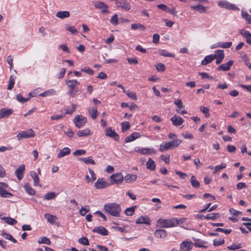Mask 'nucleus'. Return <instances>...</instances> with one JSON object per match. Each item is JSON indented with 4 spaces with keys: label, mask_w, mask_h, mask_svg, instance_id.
<instances>
[{
    "label": "nucleus",
    "mask_w": 251,
    "mask_h": 251,
    "mask_svg": "<svg viewBox=\"0 0 251 251\" xmlns=\"http://www.w3.org/2000/svg\"><path fill=\"white\" fill-rule=\"evenodd\" d=\"M103 209L105 212L114 217H119L122 210L120 204L115 202L105 204Z\"/></svg>",
    "instance_id": "nucleus-1"
},
{
    "label": "nucleus",
    "mask_w": 251,
    "mask_h": 251,
    "mask_svg": "<svg viewBox=\"0 0 251 251\" xmlns=\"http://www.w3.org/2000/svg\"><path fill=\"white\" fill-rule=\"evenodd\" d=\"M181 142L182 141L178 139H175L168 142H163L159 146V151L164 152L177 148Z\"/></svg>",
    "instance_id": "nucleus-2"
},
{
    "label": "nucleus",
    "mask_w": 251,
    "mask_h": 251,
    "mask_svg": "<svg viewBox=\"0 0 251 251\" xmlns=\"http://www.w3.org/2000/svg\"><path fill=\"white\" fill-rule=\"evenodd\" d=\"M157 223L161 228H170L174 227L173 218L167 219L160 218L157 221Z\"/></svg>",
    "instance_id": "nucleus-3"
},
{
    "label": "nucleus",
    "mask_w": 251,
    "mask_h": 251,
    "mask_svg": "<svg viewBox=\"0 0 251 251\" xmlns=\"http://www.w3.org/2000/svg\"><path fill=\"white\" fill-rule=\"evenodd\" d=\"M124 177L121 173L113 174L110 176L111 184L120 185L124 180Z\"/></svg>",
    "instance_id": "nucleus-4"
},
{
    "label": "nucleus",
    "mask_w": 251,
    "mask_h": 251,
    "mask_svg": "<svg viewBox=\"0 0 251 251\" xmlns=\"http://www.w3.org/2000/svg\"><path fill=\"white\" fill-rule=\"evenodd\" d=\"M35 136V134L34 131L32 128H30L19 132L17 135V138L18 140H20L22 139L29 138L33 137Z\"/></svg>",
    "instance_id": "nucleus-5"
},
{
    "label": "nucleus",
    "mask_w": 251,
    "mask_h": 251,
    "mask_svg": "<svg viewBox=\"0 0 251 251\" xmlns=\"http://www.w3.org/2000/svg\"><path fill=\"white\" fill-rule=\"evenodd\" d=\"M74 122L77 127L80 128L86 124L87 119L81 115H77L75 118Z\"/></svg>",
    "instance_id": "nucleus-6"
},
{
    "label": "nucleus",
    "mask_w": 251,
    "mask_h": 251,
    "mask_svg": "<svg viewBox=\"0 0 251 251\" xmlns=\"http://www.w3.org/2000/svg\"><path fill=\"white\" fill-rule=\"evenodd\" d=\"M8 188V185L4 182H0V195L3 198H10L13 196L12 193L7 192L5 189Z\"/></svg>",
    "instance_id": "nucleus-7"
},
{
    "label": "nucleus",
    "mask_w": 251,
    "mask_h": 251,
    "mask_svg": "<svg viewBox=\"0 0 251 251\" xmlns=\"http://www.w3.org/2000/svg\"><path fill=\"white\" fill-rule=\"evenodd\" d=\"M110 184L104 178H98L95 183L94 186L97 189H101L109 186Z\"/></svg>",
    "instance_id": "nucleus-8"
},
{
    "label": "nucleus",
    "mask_w": 251,
    "mask_h": 251,
    "mask_svg": "<svg viewBox=\"0 0 251 251\" xmlns=\"http://www.w3.org/2000/svg\"><path fill=\"white\" fill-rule=\"evenodd\" d=\"M116 5L118 8H121L126 11H128L131 8V5L126 0H117L116 1Z\"/></svg>",
    "instance_id": "nucleus-9"
},
{
    "label": "nucleus",
    "mask_w": 251,
    "mask_h": 251,
    "mask_svg": "<svg viewBox=\"0 0 251 251\" xmlns=\"http://www.w3.org/2000/svg\"><path fill=\"white\" fill-rule=\"evenodd\" d=\"M94 6L96 8L100 9L102 13H107L109 12L108 6L103 2L96 1L94 3Z\"/></svg>",
    "instance_id": "nucleus-10"
},
{
    "label": "nucleus",
    "mask_w": 251,
    "mask_h": 251,
    "mask_svg": "<svg viewBox=\"0 0 251 251\" xmlns=\"http://www.w3.org/2000/svg\"><path fill=\"white\" fill-rule=\"evenodd\" d=\"M218 4L219 6L221 7V8H224L231 10L238 9L237 6L234 4L230 3L229 2L225 0H221L219 1Z\"/></svg>",
    "instance_id": "nucleus-11"
},
{
    "label": "nucleus",
    "mask_w": 251,
    "mask_h": 251,
    "mask_svg": "<svg viewBox=\"0 0 251 251\" xmlns=\"http://www.w3.org/2000/svg\"><path fill=\"white\" fill-rule=\"evenodd\" d=\"M137 152H139L143 155L155 154L156 150L153 148H138L135 150Z\"/></svg>",
    "instance_id": "nucleus-12"
},
{
    "label": "nucleus",
    "mask_w": 251,
    "mask_h": 251,
    "mask_svg": "<svg viewBox=\"0 0 251 251\" xmlns=\"http://www.w3.org/2000/svg\"><path fill=\"white\" fill-rule=\"evenodd\" d=\"M105 135L106 136L113 138L115 141L119 140V135L114 130H112L111 127H107L105 130Z\"/></svg>",
    "instance_id": "nucleus-13"
},
{
    "label": "nucleus",
    "mask_w": 251,
    "mask_h": 251,
    "mask_svg": "<svg viewBox=\"0 0 251 251\" xmlns=\"http://www.w3.org/2000/svg\"><path fill=\"white\" fill-rule=\"evenodd\" d=\"M193 245L191 241H184L180 245V251H189L192 249Z\"/></svg>",
    "instance_id": "nucleus-14"
},
{
    "label": "nucleus",
    "mask_w": 251,
    "mask_h": 251,
    "mask_svg": "<svg viewBox=\"0 0 251 251\" xmlns=\"http://www.w3.org/2000/svg\"><path fill=\"white\" fill-rule=\"evenodd\" d=\"M234 63V61L232 60L228 61L226 63L220 65L217 70L219 71H229L231 67V66Z\"/></svg>",
    "instance_id": "nucleus-15"
},
{
    "label": "nucleus",
    "mask_w": 251,
    "mask_h": 251,
    "mask_svg": "<svg viewBox=\"0 0 251 251\" xmlns=\"http://www.w3.org/2000/svg\"><path fill=\"white\" fill-rule=\"evenodd\" d=\"M136 224L150 225L151 224V220L148 216H142L137 219Z\"/></svg>",
    "instance_id": "nucleus-16"
},
{
    "label": "nucleus",
    "mask_w": 251,
    "mask_h": 251,
    "mask_svg": "<svg viewBox=\"0 0 251 251\" xmlns=\"http://www.w3.org/2000/svg\"><path fill=\"white\" fill-rule=\"evenodd\" d=\"M13 113L11 109L2 108L0 110V119L8 117Z\"/></svg>",
    "instance_id": "nucleus-17"
},
{
    "label": "nucleus",
    "mask_w": 251,
    "mask_h": 251,
    "mask_svg": "<svg viewBox=\"0 0 251 251\" xmlns=\"http://www.w3.org/2000/svg\"><path fill=\"white\" fill-rule=\"evenodd\" d=\"M25 170V166L24 164L21 165L15 171V175L17 178L21 180L23 177V174Z\"/></svg>",
    "instance_id": "nucleus-18"
},
{
    "label": "nucleus",
    "mask_w": 251,
    "mask_h": 251,
    "mask_svg": "<svg viewBox=\"0 0 251 251\" xmlns=\"http://www.w3.org/2000/svg\"><path fill=\"white\" fill-rule=\"evenodd\" d=\"M92 231L103 236L107 235L108 234V231L105 227L102 226L95 227L92 230Z\"/></svg>",
    "instance_id": "nucleus-19"
},
{
    "label": "nucleus",
    "mask_w": 251,
    "mask_h": 251,
    "mask_svg": "<svg viewBox=\"0 0 251 251\" xmlns=\"http://www.w3.org/2000/svg\"><path fill=\"white\" fill-rule=\"evenodd\" d=\"M171 121L173 122V125L176 126H179L181 125L184 122L183 119L176 115L172 117L171 119Z\"/></svg>",
    "instance_id": "nucleus-20"
},
{
    "label": "nucleus",
    "mask_w": 251,
    "mask_h": 251,
    "mask_svg": "<svg viewBox=\"0 0 251 251\" xmlns=\"http://www.w3.org/2000/svg\"><path fill=\"white\" fill-rule=\"evenodd\" d=\"M154 235L157 238H165L167 236V232L164 229H156L154 231Z\"/></svg>",
    "instance_id": "nucleus-21"
},
{
    "label": "nucleus",
    "mask_w": 251,
    "mask_h": 251,
    "mask_svg": "<svg viewBox=\"0 0 251 251\" xmlns=\"http://www.w3.org/2000/svg\"><path fill=\"white\" fill-rule=\"evenodd\" d=\"M140 137V134L139 132H135L131 134H130L129 136L126 137L125 139V142L126 143H128L132 142L137 138Z\"/></svg>",
    "instance_id": "nucleus-22"
},
{
    "label": "nucleus",
    "mask_w": 251,
    "mask_h": 251,
    "mask_svg": "<svg viewBox=\"0 0 251 251\" xmlns=\"http://www.w3.org/2000/svg\"><path fill=\"white\" fill-rule=\"evenodd\" d=\"M70 13L68 11H58L56 14V16L60 19H63L69 17Z\"/></svg>",
    "instance_id": "nucleus-23"
},
{
    "label": "nucleus",
    "mask_w": 251,
    "mask_h": 251,
    "mask_svg": "<svg viewBox=\"0 0 251 251\" xmlns=\"http://www.w3.org/2000/svg\"><path fill=\"white\" fill-rule=\"evenodd\" d=\"M194 241H195V242L194 244V245L196 247L204 249H206L208 247L207 246L204 245V244L206 243V242L205 241H203L199 239H194Z\"/></svg>",
    "instance_id": "nucleus-24"
},
{
    "label": "nucleus",
    "mask_w": 251,
    "mask_h": 251,
    "mask_svg": "<svg viewBox=\"0 0 251 251\" xmlns=\"http://www.w3.org/2000/svg\"><path fill=\"white\" fill-rule=\"evenodd\" d=\"M216 58V56L213 54L206 56L205 57L204 59L201 61V64L202 65H207V64L210 63L211 61L214 60Z\"/></svg>",
    "instance_id": "nucleus-25"
},
{
    "label": "nucleus",
    "mask_w": 251,
    "mask_h": 251,
    "mask_svg": "<svg viewBox=\"0 0 251 251\" xmlns=\"http://www.w3.org/2000/svg\"><path fill=\"white\" fill-rule=\"evenodd\" d=\"M137 176L136 175L127 174L124 177V179L126 183H131L135 181L137 179Z\"/></svg>",
    "instance_id": "nucleus-26"
},
{
    "label": "nucleus",
    "mask_w": 251,
    "mask_h": 251,
    "mask_svg": "<svg viewBox=\"0 0 251 251\" xmlns=\"http://www.w3.org/2000/svg\"><path fill=\"white\" fill-rule=\"evenodd\" d=\"M33 93H30L29 94L30 97H28L27 98H24L23 96L20 94H18L16 96L17 100L20 102L24 103L27 101L28 100H29L31 97L35 96L34 95H33Z\"/></svg>",
    "instance_id": "nucleus-27"
},
{
    "label": "nucleus",
    "mask_w": 251,
    "mask_h": 251,
    "mask_svg": "<svg viewBox=\"0 0 251 251\" xmlns=\"http://www.w3.org/2000/svg\"><path fill=\"white\" fill-rule=\"evenodd\" d=\"M71 150L68 147H65L61 150H60L57 154L58 158H61L65 155H68L70 153Z\"/></svg>",
    "instance_id": "nucleus-28"
},
{
    "label": "nucleus",
    "mask_w": 251,
    "mask_h": 251,
    "mask_svg": "<svg viewBox=\"0 0 251 251\" xmlns=\"http://www.w3.org/2000/svg\"><path fill=\"white\" fill-rule=\"evenodd\" d=\"M44 216L48 222L51 224L55 223L57 219V218L56 216L49 213L46 214Z\"/></svg>",
    "instance_id": "nucleus-29"
},
{
    "label": "nucleus",
    "mask_w": 251,
    "mask_h": 251,
    "mask_svg": "<svg viewBox=\"0 0 251 251\" xmlns=\"http://www.w3.org/2000/svg\"><path fill=\"white\" fill-rule=\"evenodd\" d=\"M191 8L193 10H197L200 13H203L206 12L207 7L201 4H198V5L196 6H191Z\"/></svg>",
    "instance_id": "nucleus-30"
},
{
    "label": "nucleus",
    "mask_w": 251,
    "mask_h": 251,
    "mask_svg": "<svg viewBox=\"0 0 251 251\" xmlns=\"http://www.w3.org/2000/svg\"><path fill=\"white\" fill-rule=\"evenodd\" d=\"M30 176L34 180V185L35 186H41V185L39 184V177L38 176L37 173L34 171L31 172Z\"/></svg>",
    "instance_id": "nucleus-31"
},
{
    "label": "nucleus",
    "mask_w": 251,
    "mask_h": 251,
    "mask_svg": "<svg viewBox=\"0 0 251 251\" xmlns=\"http://www.w3.org/2000/svg\"><path fill=\"white\" fill-rule=\"evenodd\" d=\"M76 134L79 137L88 136L91 135V131L88 128H85L83 130H79Z\"/></svg>",
    "instance_id": "nucleus-32"
},
{
    "label": "nucleus",
    "mask_w": 251,
    "mask_h": 251,
    "mask_svg": "<svg viewBox=\"0 0 251 251\" xmlns=\"http://www.w3.org/2000/svg\"><path fill=\"white\" fill-rule=\"evenodd\" d=\"M66 84L70 89H75L76 85L79 84V82L76 79L68 80L66 82Z\"/></svg>",
    "instance_id": "nucleus-33"
},
{
    "label": "nucleus",
    "mask_w": 251,
    "mask_h": 251,
    "mask_svg": "<svg viewBox=\"0 0 251 251\" xmlns=\"http://www.w3.org/2000/svg\"><path fill=\"white\" fill-rule=\"evenodd\" d=\"M88 112L93 119H95L98 116V112L96 107H90L88 109Z\"/></svg>",
    "instance_id": "nucleus-34"
},
{
    "label": "nucleus",
    "mask_w": 251,
    "mask_h": 251,
    "mask_svg": "<svg viewBox=\"0 0 251 251\" xmlns=\"http://www.w3.org/2000/svg\"><path fill=\"white\" fill-rule=\"evenodd\" d=\"M147 168L150 170L153 171L155 169V164L154 161L150 158L146 163Z\"/></svg>",
    "instance_id": "nucleus-35"
},
{
    "label": "nucleus",
    "mask_w": 251,
    "mask_h": 251,
    "mask_svg": "<svg viewBox=\"0 0 251 251\" xmlns=\"http://www.w3.org/2000/svg\"><path fill=\"white\" fill-rule=\"evenodd\" d=\"M232 45V42H219L215 44V47L222 48H229Z\"/></svg>",
    "instance_id": "nucleus-36"
},
{
    "label": "nucleus",
    "mask_w": 251,
    "mask_h": 251,
    "mask_svg": "<svg viewBox=\"0 0 251 251\" xmlns=\"http://www.w3.org/2000/svg\"><path fill=\"white\" fill-rule=\"evenodd\" d=\"M220 217V214L216 213H211L206 215L204 216V219L207 220H214L216 219L219 218Z\"/></svg>",
    "instance_id": "nucleus-37"
},
{
    "label": "nucleus",
    "mask_w": 251,
    "mask_h": 251,
    "mask_svg": "<svg viewBox=\"0 0 251 251\" xmlns=\"http://www.w3.org/2000/svg\"><path fill=\"white\" fill-rule=\"evenodd\" d=\"M79 159L82 161H83L85 164H91L92 165H95L96 164L95 161L93 159L92 156H89L88 157H84V158H79Z\"/></svg>",
    "instance_id": "nucleus-38"
},
{
    "label": "nucleus",
    "mask_w": 251,
    "mask_h": 251,
    "mask_svg": "<svg viewBox=\"0 0 251 251\" xmlns=\"http://www.w3.org/2000/svg\"><path fill=\"white\" fill-rule=\"evenodd\" d=\"M25 189L27 193L30 195H34L35 193L34 190L30 186L28 183H26L24 186Z\"/></svg>",
    "instance_id": "nucleus-39"
},
{
    "label": "nucleus",
    "mask_w": 251,
    "mask_h": 251,
    "mask_svg": "<svg viewBox=\"0 0 251 251\" xmlns=\"http://www.w3.org/2000/svg\"><path fill=\"white\" fill-rule=\"evenodd\" d=\"M56 94V91L55 90L51 89L50 90H48L40 94L39 95L42 97H47L49 96L54 95Z\"/></svg>",
    "instance_id": "nucleus-40"
},
{
    "label": "nucleus",
    "mask_w": 251,
    "mask_h": 251,
    "mask_svg": "<svg viewBox=\"0 0 251 251\" xmlns=\"http://www.w3.org/2000/svg\"><path fill=\"white\" fill-rule=\"evenodd\" d=\"M131 27L133 30L140 29L145 31L146 29V27L141 24H133L131 25Z\"/></svg>",
    "instance_id": "nucleus-41"
},
{
    "label": "nucleus",
    "mask_w": 251,
    "mask_h": 251,
    "mask_svg": "<svg viewBox=\"0 0 251 251\" xmlns=\"http://www.w3.org/2000/svg\"><path fill=\"white\" fill-rule=\"evenodd\" d=\"M2 220H4V221L10 225H14L17 224V221L11 217H4L2 218Z\"/></svg>",
    "instance_id": "nucleus-42"
},
{
    "label": "nucleus",
    "mask_w": 251,
    "mask_h": 251,
    "mask_svg": "<svg viewBox=\"0 0 251 251\" xmlns=\"http://www.w3.org/2000/svg\"><path fill=\"white\" fill-rule=\"evenodd\" d=\"M186 220V219L185 218H181L179 219L173 218L174 227L177 226V225L184 223L185 222Z\"/></svg>",
    "instance_id": "nucleus-43"
},
{
    "label": "nucleus",
    "mask_w": 251,
    "mask_h": 251,
    "mask_svg": "<svg viewBox=\"0 0 251 251\" xmlns=\"http://www.w3.org/2000/svg\"><path fill=\"white\" fill-rule=\"evenodd\" d=\"M136 208V206H133L129 208H127L125 211V214L127 216H132L133 215Z\"/></svg>",
    "instance_id": "nucleus-44"
},
{
    "label": "nucleus",
    "mask_w": 251,
    "mask_h": 251,
    "mask_svg": "<svg viewBox=\"0 0 251 251\" xmlns=\"http://www.w3.org/2000/svg\"><path fill=\"white\" fill-rule=\"evenodd\" d=\"M159 54L165 57H175V54L172 53H170L167 50H162L159 51Z\"/></svg>",
    "instance_id": "nucleus-45"
},
{
    "label": "nucleus",
    "mask_w": 251,
    "mask_h": 251,
    "mask_svg": "<svg viewBox=\"0 0 251 251\" xmlns=\"http://www.w3.org/2000/svg\"><path fill=\"white\" fill-rule=\"evenodd\" d=\"M56 197V193L51 192L45 195L44 199L46 200H50L55 199Z\"/></svg>",
    "instance_id": "nucleus-46"
},
{
    "label": "nucleus",
    "mask_w": 251,
    "mask_h": 251,
    "mask_svg": "<svg viewBox=\"0 0 251 251\" xmlns=\"http://www.w3.org/2000/svg\"><path fill=\"white\" fill-rule=\"evenodd\" d=\"M190 182L194 188H198L200 186V182L195 179V176H192L190 179Z\"/></svg>",
    "instance_id": "nucleus-47"
},
{
    "label": "nucleus",
    "mask_w": 251,
    "mask_h": 251,
    "mask_svg": "<svg viewBox=\"0 0 251 251\" xmlns=\"http://www.w3.org/2000/svg\"><path fill=\"white\" fill-rule=\"evenodd\" d=\"M1 234L6 239L11 241L14 243H17V240L15 239H14L11 234L9 233H4L3 232H2Z\"/></svg>",
    "instance_id": "nucleus-48"
},
{
    "label": "nucleus",
    "mask_w": 251,
    "mask_h": 251,
    "mask_svg": "<svg viewBox=\"0 0 251 251\" xmlns=\"http://www.w3.org/2000/svg\"><path fill=\"white\" fill-rule=\"evenodd\" d=\"M90 210L89 207L88 206H82L81 208L79 210V214L84 216L86 213L88 212Z\"/></svg>",
    "instance_id": "nucleus-49"
},
{
    "label": "nucleus",
    "mask_w": 251,
    "mask_h": 251,
    "mask_svg": "<svg viewBox=\"0 0 251 251\" xmlns=\"http://www.w3.org/2000/svg\"><path fill=\"white\" fill-rule=\"evenodd\" d=\"M125 93H126L130 99L133 100H136L137 99L135 93L133 92L128 90L126 91V92H125Z\"/></svg>",
    "instance_id": "nucleus-50"
},
{
    "label": "nucleus",
    "mask_w": 251,
    "mask_h": 251,
    "mask_svg": "<svg viewBox=\"0 0 251 251\" xmlns=\"http://www.w3.org/2000/svg\"><path fill=\"white\" fill-rule=\"evenodd\" d=\"M15 77H14L13 76L11 75L10 77L9 81V84L7 87L8 90H11L13 88L15 84Z\"/></svg>",
    "instance_id": "nucleus-51"
},
{
    "label": "nucleus",
    "mask_w": 251,
    "mask_h": 251,
    "mask_svg": "<svg viewBox=\"0 0 251 251\" xmlns=\"http://www.w3.org/2000/svg\"><path fill=\"white\" fill-rule=\"evenodd\" d=\"M215 56L216 58H219L220 59H223L225 57L224 51L223 50H217L215 51Z\"/></svg>",
    "instance_id": "nucleus-52"
},
{
    "label": "nucleus",
    "mask_w": 251,
    "mask_h": 251,
    "mask_svg": "<svg viewBox=\"0 0 251 251\" xmlns=\"http://www.w3.org/2000/svg\"><path fill=\"white\" fill-rule=\"evenodd\" d=\"M122 131L125 132L129 129L130 126L128 122H124L121 124Z\"/></svg>",
    "instance_id": "nucleus-53"
},
{
    "label": "nucleus",
    "mask_w": 251,
    "mask_h": 251,
    "mask_svg": "<svg viewBox=\"0 0 251 251\" xmlns=\"http://www.w3.org/2000/svg\"><path fill=\"white\" fill-rule=\"evenodd\" d=\"M38 242L39 244H46L47 245H50V239L46 237H41L40 240H38Z\"/></svg>",
    "instance_id": "nucleus-54"
},
{
    "label": "nucleus",
    "mask_w": 251,
    "mask_h": 251,
    "mask_svg": "<svg viewBox=\"0 0 251 251\" xmlns=\"http://www.w3.org/2000/svg\"><path fill=\"white\" fill-rule=\"evenodd\" d=\"M65 27L66 30L70 31L72 34H75L77 32L76 29L74 26H70L69 25H66Z\"/></svg>",
    "instance_id": "nucleus-55"
},
{
    "label": "nucleus",
    "mask_w": 251,
    "mask_h": 251,
    "mask_svg": "<svg viewBox=\"0 0 251 251\" xmlns=\"http://www.w3.org/2000/svg\"><path fill=\"white\" fill-rule=\"evenodd\" d=\"M200 110L205 115L206 117H209L210 116L209 109L208 108L204 106H201L200 107Z\"/></svg>",
    "instance_id": "nucleus-56"
},
{
    "label": "nucleus",
    "mask_w": 251,
    "mask_h": 251,
    "mask_svg": "<svg viewBox=\"0 0 251 251\" xmlns=\"http://www.w3.org/2000/svg\"><path fill=\"white\" fill-rule=\"evenodd\" d=\"M215 231L222 232L226 234H229L231 232L232 230L231 229H224L222 228L218 227L216 229Z\"/></svg>",
    "instance_id": "nucleus-57"
},
{
    "label": "nucleus",
    "mask_w": 251,
    "mask_h": 251,
    "mask_svg": "<svg viewBox=\"0 0 251 251\" xmlns=\"http://www.w3.org/2000/svg\"><path fill=\"white\" fill-rule=\"evenodd\" d=\"M242 16L249 23H251V15H249L247 12L242 11Z\"/></svg>",
    "instance_id": "nucleus-58"
},
{
    "label": "nucleus",
    "mask_w": 251,
    "mask_h": 251,
    "mask_svg": "<svg viewBox=\"0 0 251 251\" xmlns=\"http://www.w3.org/2000/svg\"><path fill=\"white\" fill-rule=\"evenodd\" d=\"M226 164H225V163H222L220 165H218V166H215V171H214L213 173L214 174H215L217 172L223 169H225L226 168Z\"/></svg>",
    "instance_id": "nucleus-59"
},
{
    "label": "nucleus",
    "mask_w": 251,
    "mask_h": 251,
    "mask_svg": "<svg viewBox=\"0 0 251 251\" xmlns=\"http://www.w3.org/2000/svg\"><path fill=\"white\" fill-rule=\"evenodd\" d=\"M81 71L90 75H93L94 73V71L88 67H85L81 69Z\"/></svg>",
    "instance_id": "nucleus-60"
},
{
    "label": "nucleus",
    "mask_w": 251,
    "mask_h": 251,
    "mask_svg": "<svg viewBox=\"0 0 251 251\" xmlns=\"http://www.w3.org/2000/svg\"><path fill=\"white\" fill-rule=\"evenodd\" d=\"M242 247V244H239L238 245L232 244L231 246H228L227 247V248L229 250H235L239 249L241 248Z\"/></svg>",
    "instance_id": "nucleus-61"
},
{
    "label": "nucleus",
    "mask_w": 251,
    "mask_h": 251,
    "mask_svg": "<svg viewBox=\"0 0 251 251\" xmlns=\"http://www.w3.org/2000/svg\"><path fill=\"white\" fill-rule=\"evenodd\" d=\"M110 23L115 25H117L118 24V16L117 14L114 15L110 19Z\"/></svg>",
    "instance_id": "nucleus-62"
},
{
    "label": "nucleus",
    "mask_w": 251,
    "mask_h": 251,
    "mask_svg": "<svg viewBox=\"0 0 251 251\" xmlns=\"http://www.w3.org/2000/svg\"><path fill=\"white\" fill-rule=\"evenodd\" d=\"M78 242L80 244H83L84 245H89V243L88 239L86 237H82L78 239Z\"/></svg>",
    "instance_id": "nucleus-63"
},
{
    "label": "nucleus",
    "mask_w": 251,
    "mask_h": 251,
    "mask_svg": "<svg viewBox=\"0 0 251 251\" xmlns=\"http://www.w3.org/2000/svg\"><path fill=\"white\" fill-rule=\"evenodd\" d=\"M174 104L177 106L178 109H180L184 108L182 101L181 100H177L174 101Z\"/></svg>",
    "instance_id": "nucleus-64"
}]
</instances>
